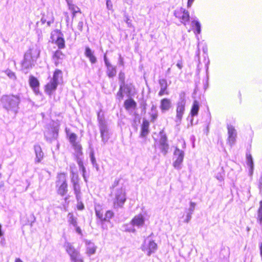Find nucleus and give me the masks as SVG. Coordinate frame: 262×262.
Here are the masks:
<instances>
[{
    "label": "nucleus",
    "mask_w": 262,
    "mask_h": 262,
    "mask_svg": "<svg viewBox=\"0 0 262 262\" xmlns=\"http://www.w3.org/2000/svg\"><path fill=\"white\" fill-rule=\"evenodd\" d=\"M1 101L3 106L7 111L16 113L20 102V98L18 95H5L1 98Z\"/></svg>",
    "instance_id": "obj_1"
},
{
    "label": "nucleus",
    "mask_w": 262,
    "mask_h": 262,
    "mask_svg": "<svg viewBox=\"0 0 262 262\" xmlns=\"http://www.w3.org/2000/svg\"><path fill=\"white\" fill-rule=\"evenodd\" d=\"M56 192L61 196H64L68 191V176L66 172L57 173L55 181Z\"/></svg>",
    "instance_id": "obj_2"
},
{
    "label": "nucleus",
    "mask_w": 262,
    "mask_h": 262,
    "mask_svg": "<svg viewBox=\"0 0 262 262\" xmlns=\"http://www.w3.org/2000/svg\"><path fill=\"white\" fill-rule=\"evenodd\" d=\"M62 79V72L61 70L56 69L51 80L45 86V92L48 95H51L54 92L59 83V80Z\"/></svg>",
    "instance_id": "obj_3"
},
{
    "label": "nucleus",
    "mask_w": 262,
    "mask_h": 262,
    "mask_svg": "<svg viewBox=\"0 0 262 262\" xmlns=\"http://www.w3.org/2000/svg\"><path fill=\"white\" fill-rule=\"evenodd\" d=\"M174 15L184 25L188 23L190 20L189 12L185 9L181 7L174 11Z\"/></svg>",
    "instance_id": "obj_4"
},
{
    "label": "nucleus",
    "mask_w": 262,
    "mask_h": 262,
    "mask_svg": "<svg viewBox=\"0 0 262 262\" xmlns=\"http://www.w3.org/2000/svg\"><path fill=\"white\" fill-rule=\"evenodd\" d=\"M133 86L131 84L125 83H120L119 91L117 93V96L119 99H123L124 96H130L132 94Z\"/></svg>",
    "instance_id": "obj_5"
},
{
    "label": "nucleus",
    "mask_w": 262,
    "mask_h": 262,
    "mask_svg": "<svg viewBox=\"0 0 262 262\" xmlns=\"http://www.w3.org/2000/svg\"><path fill=\"white\" fill-rule=\"evenodd\" d=\"M71 182L73 185V188L74 191V193L77 201L81 199V190L80 185L79 183V179L78 174H73L71 178Z\"/></svg>",
    "instance_id": "obj_6"
},
{
    "label": "nucleus",
    "mask_w": 262,
    "mask_h": 262,
    "mask_svg": "<svg viewBox=\"0 0 262 262\" xmlns=\"http://www.w3.org/2000/svg\"><path fill=\"white\" fill-rule=\"evenodd\" d=\"M157 248L158 245L154 241H145L141 247L142 251L146 252L148 256L155 252Z\"/></svg>",
    "instance_id": "obj_7"
},
{
    "label": "nucleus",
    "mask_w": 262,
    "mask_h": 262,
    "mask_svg": "<svg viewBox=\"0 0 262 262\" xmlns=\"http://www.w3.org/2000/svg\"><path fill=\"white\" fill-rule=\"evenodd\" d=\"M173 155L174 161L173 165L175 168H179L183 161L184 157V151L178 147H176L173 152Z\"/></svg>",
    "instance_id": "obj_8"
},
{
    "label": "nucleus",
    "mask_w": 262,
    "mask_h": 262,
    "mask_svg": "<svg viewBox=\"0 0 262 262\" xmlns=\"http://www.w3.org/2000/svg\"><path fill=\"white\" fill-rule=\"evenodd\" d=\"M66 251L70 255L72 262H83V259L80 257L79 252L72 246H68Z\"/></svg>",
    "instance_id": "obj_9"
},
{
    "label": "nucleus",
    "mask_w": 262,
    "mask_h": 262,
    "mask_svg": "<svg viewBox=\"0 0 262 262\" xmlns=\"http://www.w3.org/2000/svg\"><path fill=\"white\" fill-rule=\"evenodd\" d=\"M185 110V104L184 102H180L177 104L176 106V121L180 122L183 118Z\"/></svg>",
    "instance_id": "obj_10"
},
{
    "label": "nucleus",
    "mask_w": 262,
    "mask_h": 262,
    "mask_svg": "<svg viewBox=\"0 0 262 262\" xmlns=\"http://www.w3.org/2000/svg\"><path fill=\"white\" fill-rule=\"evenodd\" d=\"M65 57V55L59 50L54 52L52 55V59L56 66H58L62 62V60Z\"/></svg>",
    "instance_id": "obj_11"
},
{
    "label": "nucleus",
    "mask_w": 262,
    "mask_h": 262,
    "mask_svg": "<svg viewBox=\"0 0 262 262\" xmlns=\"http://www.w3.org/2000/svg\"><path fill=\"white\" fill-rule=\"evenodd\" d=\"M140 136L142 137H145L149 133V122L146 120L144 119L140 126Z\"/></svg>",
    "instance_id": "obj_12"
},
{
    "label": "nucleus",
    "mask_w": 262,
    "mask_h": 262,
    "mask_svg": "<svg viewBox=\"0 0 262 262\" xmlns=\"http://www.w3.org/2000/svg\"><path fill=\"white\" fill-rule=\"evenodd\" d=\"M171 106V102L169 99L164 98L160 100V108L162 112L168 111Z\"/></svg>",
    "instance_id": "obj_13"
},
{
    "label": "nucleus",
    "mask_w": 262,
    "mask_h": 262,
    "mask_svg": "<svg viewBox=\"0 0 262 262\" xmlns=\"http://www.w3.org/2000/svg\"><path fill=\"white\" fill-rule=\"evenodd\" d=\"M228 141L230 144H233L235 141L236 133L234 127L231 125H228Z\"/></svg>",
    "instance_id": "obj_14"
},
{
    "label": "nucleus",
    "mask_w": 262,
    "mask_h": 262,
    "mask_svg": "<svg viewBox=\"0 0 262 262\" xmlns=\"http://www.w3.org/2000/svg\"><path fill=\"white\" fill-rule=\"evenodd\" d=\"M144 217L142 214L135 216L131 221V224L133 226H140L144 223Z\"/></svg>",
    "instance_id": "obj_15"
},
{
    "label": "nucleus",
    "mask_w": 262,
    "mask_h": 262,
    "mask_svg": "<svg viewBox=\"0 0 262 262\" xmlns=\"http://www.w3.org/2000/svg\"><path fill=\"white\" fill-rule=\"evenodd\" d=\"M84 54L89 59L91 63L94 64L96 62L97 59L94 55V52L89 47H85Z\"/></svg>",
    "instance_id": "obj_16"
},
{
    "label": "nucleus",
    "mask_w": 262,
    "mask_h": 262,
    "mask_svg": "<svg viewBox=\"0 0 262 262\" xmlns=\"http://www.w3.org/2000/svg\"><path fill=\"white\" fill-rule=\"evenodd\" d=\"M124 107L126 110H135L137 108L136 102L132 98H129L125 100L124 102Z\"/></svg>",
    "instance_id": "obj_17"
},
{
    "label": "nucleus",
    "mask_w": 262,
    "mask_h": 262,
    "mask_svg": "<svg viewBox=\"0 0 262 262\" xmlns=\"http://www.w3.org/2000/svg\"><path fill=\"white\" fill-rule=\"evenodd\" d=\"M116 203L119 206H121L126 200L125 192L120 190L118 191L116 196Z\"/></svg>",
    "instance_id": "obj_18"
},
{
    "label": "nucleus",
    "mask_w": 262,
    "mask_h": 262,
    "mask_svg": "<svg viewBox=\"0 0 262 262\" xmlns=\"http://www.w3.org/2000/svg\"><path fill=\"white\" fill-rule=\"evenodd\" d=\"M30 86L35 91H38L39 86V82L37 78L33 76H30L29 77Z\"/></svg>",
    "instance_id": "obj_19"
},
{
    "label": "nucleus",
    "mask_w": 262,
    "mask_h": 262,
    "mask_svg": "<svg viewBox=\"0 0 262 262\" xmlns=\"http://www.w3.org/2000/svg\"><path fill=\"white\" fill-rule=\"evenodd\" d=\"M150 110L151 112L149 113L150 122L154 123L158 117V112L155 105H152L151 106Z\"/></svg>",
    "instance_id": "obj_20"
},
{
    "label": "nucleus",
    "mask_w": 262,
    "mask_h": 262,
    "mask_svg": "<svg viewBox=\"0 0 262 262\" xmlns=\"http://www.w3.org/2000/svg\"><path fill=\"white\" fill-rule=\"evenodd\" d=\"M86 244L87 245L86 248V253L89 255L95 254L96 251L97 247L90 241L86 242Z\"/></svg>",
    "instance_id": "obj_21"
},
{
    "label": "nucleus",
    "mask_w": 262,
    "mask_h": 262,
    "mask_svg": "<svg viewBox=\"0 0 262 262\" xmlns=\"http://www.w3.org/2000/svg\"><path fill=\"white\" fill-rule=\"evenodd\" d=\"M68 4L69 9L72 11L73 18L75 16L77 13H81L80 8L76 6L75 4H73L72 2H68Z\"/></svg>",
    "instance_id": "obj_22"
},
{
    "label": "nucleus",
    "mask_w": 262,
    "mask_h": 262,
    "mask_svg": "<svg viewBox=\"0 0 262 262\" xmlns=\"http://www.w3.org/2000/svg\"><path fill=\"white\" fill-rule=\"evenodd\" d=\"M71 144L77 154L80 155L82 154V147L79 141L73 142Z\"/></svg>",
    "instance_id": "obj_23"
},
{
    "label": "nucleus",
    "mask_w": 262,
    "mask_h": 262,
    "mask_svg": "<svg viewBox=\"0 0 262 262\" xmlns=\"http://www.w3.org/2000/svg\"><path fill=\"white\" fill-rule=\"evenodd\" d=\"M199 103L198 101L194 100L193 102L191 110H190V114L191 116H195L198 114V112L199 110Z\"/></svg>",
    "instance_id": "obj_24"
},
{
    "label": "nucleus",
    "mask_w": 262,
    "mask_h": 262,
    "mask_svg": "<svg viewBox=\"0 0 262 262\" xmlns=\"http://www.w3.org/2000/svg\"><path fill=\"white\" fill-rule=\"evenodd\" d=\"M35 151L36 156V162L39 163L43 159V152L39 146H36L35 147Z\"/></svg>",
    "instance_id": "obj_25"
},
{
    "label": "nucleus",
    "mask_w": 262,
    "mask_h": 262,
    "mask_svg": "<svg viewBox=\"0 0 262 262\" xmlns=\"http://www.w3.org/2000/svg\"><path fill=\"white\" fill-rule=\"evenodd\" d=\"M66 132L70 143L71 144L77 141V136L74 133H70L69 129H66Z\"/></svg>",
    "instance_id": "obj_26"
},
{
    "label": "nucleus",
    "mask_w": 262,
    "mask_h": 262,
    "mask_svg": "<svg viewBox=\"0 0 262 262\" xmlns=\"http://www.w3.org/2000/svg\"><path fill=\"white\" fill-rule=\"evenodd\" d=\"M55 43L59 49L65 48V41L62 37H59L55 41Z\"/></svg>",
    "instance_id": "obj_27"
},
{
    "label": "nucleus",
    "mask_w": 262,
    "mask_h": 262,
    "mask_svg": "<svg viewBox=\"0 0 262 262\" xmlns=\"http://www.w3.org/2000/svg\"><path fill=\"white\" fill-rule=\"evenodd\" d=\"M190 205H191V211L190 212H187L185 216V219H184V222L187 223L189 222L191 217V214H192V213L193 212V209L195 207V203H191L190 204Z\"/></svg>",
    "instance_id": "obj_28"
},
{
    "label": "nucleus",
    "mask_w": 262,
    "mask_h": 262,
    "mask_svg": "<svg viewBox=\"0 0 262 262\" xmlns=\"http://www.w3.org/2000/svg\"><path fill=\"white\" fill-rule=\"evenodd\" d=\"M68 222L69 223L73 225L74 227L76 226L77 225V219L76 217L74 216L73 214L72 213H68Z\"/></svg>",
    "instance_id": "obj_29"
},
{
    "label": "nucleus",
    "mask_w": 262,
    "mask_h": 262,
    "mask_svg": "<svg viewBox=\"0 0 262 262\" xmlns=\"http://www.w3.org/2000/svg\"><path fill=\"white\" fill-rule=\"evenodd\" d=\"M246 159L247 160V165L250 167L251 170H252L254 167V163L252 155L250 153H247Z\"/></svg>",
    "instance_id": "obj_30"
},
{
    "label": "nucleus",
    "mask_w": 262,
    "mask_h": 262,
    "mask_svg": "<svg viewBox=\"0 0 262 262\" xmlns=\"http://www.w3.org/2000/svg\"><path fill=\"white\" fill-rule=\"evenodd\" d=\"M95 211L97 216L101 221H104V216H103V213H104L103 209L100 207L96 208Z\"/></svg>",
    "instance_id": "obj_31"
},
{
    "label": "nucleus",
    "mask_w": 262,
    "mask_h": 262,
    "mask_svg": "<svg viewBox=\"0 0 262 262\" xmlns=\"http://www.w3.org/2000/svg\"><path fill=\"white\" fill-rule=\"evenodd\" d=\"M160 138L159 141V144H165L167 143V138L166 134H164L163 130L160 132Z\"/></svg>",
    "instance_id": "obj_32"
},
{
    "label": "nucleus",
    "mask_w": 262,
    "mask_h": 262,
    "mask_svg": "<svg viewBox=\"0 0 262 262\" xmlns=\"http://www.w3.org/2000/svg\"><path fill=\"white\" fill-rule=\"evenodd\" d=\"M105 63L107 67V74L110 77H113L114 75L113 70H111L110 68L111 67L110 63L108 62L107 58L105 57L104 58Z\"/></svg>",
    "instance_id": "obj_33"
},
{
    "label": "nucleus",
    "mask_w": 262,
    "mask_h": 262,
    "mask_svg": "<svg viewBox=\"0 0 262 262\" xmlns=\"http://www.w3.org/2000/svg\"><path fill=\"white\" fill-rule=\"evenodd\" d=\"M192 24V27L195 29L196 34H200L201 31L200 23L197 20H194Z\"/></svg>",
    "instance_id": "obj_34"
},
{
    "label": "nucleus",
    "mask_w": 262,
    "mask_h": 262,
    "mask_svg": "<svg viewBox=\"0 0 262 262\" xmlns=\"http://www.w3.org/2000/svg\"><path fill=\"white\" fill-rule=\"evenodd\" d=\"M160 145V148L161 151L165 155H166L169 149V145L168 143L161 144Z\"/></svg>",
    "instance_id": "obj_35"
},
{
    "label": "nucleus",
    "mask_w": 262,
    "mask_h": 262,
    "mask_svg": "<svg viewBox=\"0 0 262 262\" xmlns=\"http://www.w3.org/2000/svg\"><path fill=\"white\" fill-rule=\"evenodd\" d=\"M114 213L112 211H107L104 213V221H108L113 216Z\"/></svg>",
    "instance_id": "obj_36"
},
{
    "label": "nucleus",
    "mask_w": 262,
    "mask_h": 262,
    "mask_svg": "<svg viewBox=\"0 0 262 262\" xmlns=\"http://www.w3.org/2000/svg\"><path fill=\"white\" fill-rule=\"evenodd\" d=\"M169 94V92L167 90V88L161 87L160 90L158 93V95L159 96H162L163 95H168Z\"/></svg>",
    "instance_id": "obj_37"
},
{
    "label": "nucleus",
    "mask_w": 262,
    "mask_h": 262,
    "mask_svg": "<svg viewBox=\"0 0 262 262\" xmlns=\"http://www.w3.org/2000/svg\"><path fill=\"white\" fill-rule=\"evenodd\" d=\"M90 158H91V161L92 164L94 166L97 167L96 160L95 156H94V152L93 151H91L90 153Z\"/></svg>",
    "instance_id": "obj_38"
},
{
    "label": "nucleus",
    "mask_w": 262,
    "mask_h": 262,
    "mask_svg": "<svg viewBox=\"0 0 262 262\" xmlns=\"http://www.w3.org/2000/svg\"><path fill=\"white\" fill-rule=\"evenodd\" d=\"M161 87L168 88L167 81L165 79H161L159 80Z\"/></svg>",
    "instance_id": "obj_39"
},
{
    "label": "nucleus",
    "mask_w": 262,
    "mask_h": 262,
    "mask_svg": "<svg viewBox=\"0 0 262 262\" xmlns=\"http://www.w3.org/2000/svg\"><path fill=\"white\" fill-rule=\"evenodd\" d=\"M77 163H78L80 168L82 170L83 174H84V173L85 172V168L84 166L83 162L81 160H79L77 161Z\"/></svg>",
    "instance_id": "obj_40"
},
{
    "label": "nucleus",
    "mask_w": 262,
    "mask_h": 262,
    "mask_svg": "<svg viewBox=\"0 0 262 262\" xmlns=\"http://www.w3.org/2000/svg\"><path fill=\"white\" fill-rule=\"evenodd\" d=\"M258 219L260 223L262 222V207H259L258 209Z\"/></svg>",
    "instance_id": "obj_41"
},
{
    "label": "nucleus",
    "mask_w": 262,
    "mask_h": 262,
    "mask_svg": "<svg viewBox=\"0 0 262 262\" xmlns=\"http://www.w3.org/2000/svg\"><path fill=\"white\" fill-rule=\"evenodd\" d=\"M119 79L121 83H125V75L124 73H120L119 75Z\"/></svg>",
    "instance_id": "obj_42"
},
{
    "label": "nucleus",
    "mask_w": 262,
    "mask_h": 262,
    "mask_svg": "<svg viewBox=\"0 0 262 262\" xmlns=\"http://www.w3.org/2000/svg\"><path fill=\"white\" fill-rule=\"evenodd\" d=\"M106 5L108 9L113 10V4L111 2V0H106Z\"/></svg>",
    "instance_id": "obj_43"
},
{
    "label": "nucleus",
    "mask_w": 262,
    "mask_h": 262,
    "mask_svg": "<svg viewBox=\"0 0 262 262\" xmlns=\"http://www.w3.org/2000/svg\"><path fill=\"white\" fill-rule=\"evenodd\" d=\"M77 208L78 210H83L84 209V205L82 203H78L77 205Z\"/></svg>",
    "instance_id": "obj_44"
},
{
    "label": "nucleus",
    "mask_w": 262,
    "mask_h": 262,
    "mask_svg": "<svg viewBox=\"0 0 262 262\" xmlns=\"http://www.w3.org/2000/svg\"><path fill=\"white\" fill-rule=\"evenodd\" d=\"M76 227V231L79 234H82V231H81V230L80 229V228L77 225H76V226H75Z\"/></svg>",
    "instance_id": "obj_45"
},
{
    "label": "nucleus",
    "mask_w": 262,
    "mask_h": 262,
    "mask_svg": "<svg viewBox=\"0 0 262 262\" xmlns=\"http://www.w3.org/2000/svg\"><path fill=\"white\" fill-rule=\"evenodd\" d=\"M193 1H194V0H188V2H187V7L188 8H189L191 7Z\"/></svg>",
    "instance_id": "obj_46"
},
{
    "label": "nucleus",
    "mask_w": 262,
    "mask_h": 262,
    "mask_svg": "<svg viewBox=\"0 0 262 262\" xmlns=\"http://www.w3.org/2000/svg\"><path fill=\"white\" fill-rule=\"evenodd\" d=\"M177 66L179 68V69H181L183 67L182 61L178 62L177 64Z\"/></svg>",
    "instance_id": "obj_47"
},
{
    "label": "nucleus",
    "mask_w": 262,
    "mask_h": 262,
    "mask_svg": "<svg viewBox=\"0 0 262 262\" xmlns=\"http://www.w3.org/2000/svg\"><path fill=\"white\" fill-rule=\"evenodd\" d=\"M8 75L10 77H11L12 76H15L14 73L13 72H11V73H9Z\"/></svg>",
    "instance_id": "obj_48"
},
{
    "label": "nucleus",
    "mask_w": 262,
    "mask_h": 262,
    "mask_svg": "<svg viewBox=\"0 0 262 262\" xmlns=\"http://www.w3.org/2000/svg\"><path fill=\"white\" fill-rule=\"evenodd\" d=\"M1 225H0V236H2L3 235V233L1 230Z\"/></svg>",
    "instance_id": "obj_49"
},
{
    "label": "nucleus",
    "mask_w": 262,
    "mask_h": 262,
    "mask_svg": "<svg viewBox=\"0 0 262 262\" xmlns=\"http://www.w3.org/2000/svg\"><path fill=\"white\" fill-rule=\"evenodd\" d=\"M260 206L259 207H262V201H260L259 202Z\"/></svg>",
    "instance_id": "obj_50"
},
{
    "label": "nucleus",
    "mask_w": 262,
    "mask_h": 262,
    "mask_svg": "<svg viewBox=\"0 0 262 262\" xmlns=\"http://www.w3.org/2000/svg\"><path fill=\"white\" fill-rule=\"evenodd\" d=\"M47 172H48V173H49V174L50 176H51V172H50V171H47Z\"/></svg>",
    "instance_id": "obj_51"
},
{
    "label": "nucleus",
    "mask_w": 262,
    "mask_h": 262,
    "mask_svg": "<svg viewBox=\"0 0 262 262\" xmlns=\"http://www.w3.org/2000/svg\"><path fill=\"white\" fill-rule=\"evenodd\" d=\"M1 168V165H0V169Z\"/></svg>",
    "instance_id": "obj_52"
}]
</instances>
